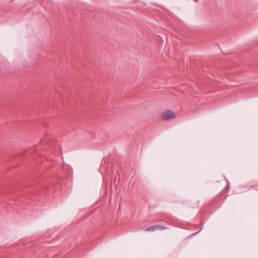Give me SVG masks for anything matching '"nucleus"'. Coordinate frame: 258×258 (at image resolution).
Instances as JSON below:
<instances>
[{
    "mask_svg": "<svg viewBox=\"0 0 258 258\" xmlns=\"http://www.w3.org/2000/svg\"><path fill=\"white\" fill-rule=\"evenodd\" d=\"M156 230H165V229H168V228L166 226H162V225H156Z\"/></svg>",
    "mask_w": 258,
    "mask_h": 258,
    "instance_id": "7ed1b4c3",
    "label": "nucleus"
},
{
    "mask_svg": "<svg viewBox=\"0 0 258 258\" xmlns=\"http://www.w3.org/2000/svg\"><path fill=\"white\" fill-rule=\"evenodd\" d=\"M156 228L155 225L151 226L145 229V231H148V232L153 231H156Z\"/></svg>",
    "mask_w": 258,
    "mask_h": 258,
    "instance_id": "f03ea898",
    "label": "nucleus"
},
{
    "mask_svg": "<svg viewBox=\"0 0 258 258\" xmlns=\"http://www.w3.org/2000/svg\"><path fill=\"white\" fill-rule=\"evenodd\" d=\"M162 117L164 120H167L176 117L174 112L171 110L164 111L162 114Z\"/></svg>",
    "mask_w": 258,
    "mask_h": 258,
    "instance_id": "f257e3e1",
    "label": "nucleus"
}]
</instances>
